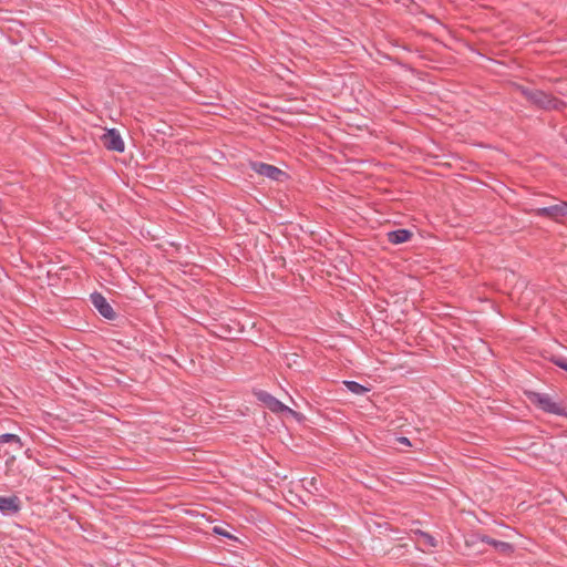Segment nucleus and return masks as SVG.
Here are the masks:
<instances>
[{
    "label": "nucleus",
    "instance_id": "9",
    "mask_svg": "<svg viewBox=\"0 0 567 567\" xmlns=\"http://www.w3.org/2000/svg\"><path fill=\"white\" fill-rule=\"evenodd\" d=\"M21 509L20 498L16 495L0 496V512L6 516L16 515Z\"/></svg>",
    "mask_w": 567,
    "mask_h": 567
},
{
    "label": "nucleus",
    "instance_id": "8",
    "mask_svg": "<svg viewBox=\"0 0 567 567\" xmlns=\"http://www.w3.org/2000/svg\"><path fill=\"white\" fill-rule=\"evenodd\" d=\"M255 395L260 402H262L272 412H276V413L284 412V413H288L291 415L297 414L293 410H291L290 408L285 405L282 402H280L278 399H276L275 396H272L270 393H268L266 391H262V390L256 391Z\"/></svg>",
    "mask_w": 567,
    "mask_h": 567
},
{
    "label": "nucleus",
    "instance_id": "14",
    "mask_svg": "<svg viewBox=\"0 0 567 567\" xmlns=\"http://www.w3.org/2000/svg\"><path fill=\"white\" fill-rule=\"evenodd\" d=\"M553 358V362L567 371V357H551Z\"/></svg>",
    "mask_w": 567,
    "mask_h": 567
},
{
    "label": "nucleus",
    "instance_id": "4",
    "mask_svg": "<svg viewBox=\"0 0 567 567\" xmlns=\"http://www.w3.org/2000/svg\"><path fill=\"white\" fill-rule=\"evenodd\" d=\"M529 401L537 405L540 410L556 414V415H563L564 410L557 402L553 401V399L545 393H538V392H529L528 394Z\"/></svg>",
    "mask_w": 567,
    "mask_h": 567
},
{
    "label": "nucleus",
    "instance_id": "13",
    "mask_svg": "<svg viewBox=\"0 0 567 567\" xmlns=\"http://www.w3.org/2000/svg\"><path fill=\"white\" fill-rule=\"evenodd\" d=\"M4 443L16 444L18 450L22 449V446H23V443H22L20 436L17 434H11V433H6V434L0 435V444H4Z\"/></svg>",
    "mask_w": 567,
    "mask_h": 567
},
{
    "label": "nucleus",
    "instance_id": "6",
    "mask_svg": "<svg viewBox=\"0 0 567 567\" xmlns=\"http://www.w3.org/2000/svg\"><path fill=\"white\" fill-rule=\"evenodd\" d=\"M90 300L96 311L105 319L113 321L115 320L118 315L114 311L113 307L110 305V302L106 300V298L97 292L94 291L90 295Z\"/></svg>",
    "mask_w": 567,
    "mask_h": 567
},
{
    "label": "nucleus",
    "instance_id": "15",
    "mask_svg": "<svg viewBox=\"0 0 567 567\" xmlns=\"http://www.w3.org/2000/svg\"><path fill=\"white\" fill-rule=\"evenodd\" d=\"M421 536L424 537L425 543L432 547L436 546V540L433 536L429 535L427 533L421 532Z\"/></svg>",
    "mask_w": 567,
    "mask_h": 567
},
{
    "label": "nucleus",
    "instance_id": "17",
    "mask_svg": "<svg viewBox=\"0 0 567 567\" xmlns=\"http://www.w3.org/2000/svg\"><path fill=\"white\" fill-rule=\"evenodd\" d=\"M399 440H400L401 443L410 445V441H409L408 437H400Z\"/></svg>",
    "mask_w": 567,
    "mask_h": 567
},
{
    "label": "nucleus",
    "instance_id": "7",
    "mask_svg": "<svg viewBox=\"0 0 567 567\" xmlns=\"http://www.w3.org/2000/svg\"><path fill=\"white\" fill-rule=\"evenodd\" d=\"M103 146L112 152L123 153L125 150L124 141L115 128H107L100 137Z\"/></svg>",
    "mask_w": 567,
    "mask_h": 567
},
{
    "label": "nucleus",
    "instance_id": "5",
    "mask_svg": "<svg viewBox=\"0 0 567 567\" xmlns=\"http://www.w3.org/2000/svg\"><path fill=\"white\" fill-rule=\"evenodd\" d=\"M534 215L539 217H547L554 221H560L567 217V202L560 200L555 205L540 207L533 210Z\"/></svg>",
    "mask_w": 567,
    "mask_h": 567
},
{
    "label": "nucleus",
    "instance_id": "18",
    "mask_svg": "<svg viewBox=\"0 0 567 567\" xmlns=\"http://www.w3.org/2000/svg\"><path fill=\"white\" fill-rule=\"evenodd\" d=\"M3 208V204H2V200L0 199V212L2 210Z\"/></svg>",
    "mask_w": 567,
    "mask_h": 567
},
{
    "label": "nucleus",
    "instance_id": "2",
    "mask_svg": "<svg viewBox=\"0 0 567 567\" xmlns=\"http://www.w3.org/2000/svg\"><path fill=\"white\" fill-rule=\"evenodd\" d=\"M517 90L532 105L539 110H561L566 105L564 101L538 89L517 85Z\"/></svg>",
    "mask_w": 567,
    "mask_h": 567
},
{
    "label": "nucleus",
    "instance_id": "12",
    "mask_svg": "<svg viewBox=\"0 0 567 567\" xmlns=\"http://www.w3.org/2000/svg\"><path fill=\"white\" fill-rule=\"evenodd\" d=\"M344 386L353 394L362 395L370 391L369 388L355 382V381H343Z\"/></svg>",
    "mask_w": 567,
    "mask_h": 567
},
{
    "label": "nucleus",
    "instance_id": "3",
    "mask_svg": "<svg viewBox=\"0 0 567 567\" xmlns=\"http://www.w3.org/2000/svg\"><path fill=\"white\" fill-rule=\"evenodd\" d=\"M249 167L258 175L268 177L277 183H285L290 178L287 172L264 162L251 161L249 162Z\"/></svg>",
    "mask_w": 567,
    "mask_h": 567
},
{
    "label": "nucleus",
    "instance_id": "11",
    "mask_svg": "<svg viewBox=\"0 0 567 567\" xmlns=\"http://www.w3.org/2000/svg\"><path fill=\"white\" fill-rule=\"evenodd\" d=\"M480 540L482 543L493 546L495 548V550H497L499 553L509 554L514 550V547L512 544H509L507 542L496 540L486 535L481 536Z\"/></svg>",
    "mask_w": 567,
    "mask_h": 567
},
{
    "label": "nucleus",
    "instance_id": "10",
    "mask_svg": "<svg viewBox=\"0 0 567 567\" xmlns=\"http://www.w3.org/2000/svg\"><path fill=\"white\" fill-rule=\"evenodd\" d=\"M389 243L400 245L409 241L413 237V233L406 228H399L386 234Z\"/></svg>",
    "mask_w": 567,
    "mask_h": 567
},
{
    "label": "nucleus",
    "instance_id": "16",
    "mask_svg": "<svg viewBox=\"0 0 567 567\" xmlns=\"http://www.w3.org/2000/svg\"><path fill=\"white\" fill-rule=\"evenodd\" d=\"M213 530H214V533H215V534H217V535H220V536H224V537H228V538H230V537H231V536H230L227 532H225L221 527L215 526Z\"/></svg>",
    "mask_w": 567,
    "mask_h": 567
},
{
    "label": "nucleus",
    "instance_id": "1",
    "mask_svg": "<svg viewBox=\"0 0 567 567\" xmlns=\"http://www.w3.org/2000/svg\"><path fill=\"white\" fill-rule=\"evenodd\" d=\"M165 359L189 374H213L216 371L213 357H165Z\"/></svg>",
    "mask_w": 567,
    "mask_h": 567
}]
</instances>
